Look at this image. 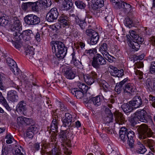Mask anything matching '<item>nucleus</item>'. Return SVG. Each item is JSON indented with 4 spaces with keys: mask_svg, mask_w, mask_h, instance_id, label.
<instances>
[{
    "mask_svg": "<svg viewBox=\"0 0 155 155\" xmlns=\"http://www.w3.org/2000/svg\"><path fill=\"white\" fill-rule=\"evenodd\" d=\"M52 51L55 53L58 58H63L67 53V48L62 42L56 41L52 46Z\"/></svg>",
    "mask_w": 155,
    "mask_h": 155,
    "instance_id": "nucleus-1",
    "label": "nucleus"
},
{
    "mask_svg": "<svg viewBox=\"0 0 155 155\" xmlns=\"http://www.w3.org/2000/svg\"><path fill=\"white\" fill-rule=\"evenodd\" d=\"M55 121H52L50 126V130L54 132H56L58 128V123L55 122Z\"/></svg>",
    "mask_w": 155,
    "mask_h": 155,
    "instance_id": "nucleus-41",
    "label": "nucleus"
},
{
    "mask_svg": "<svg viewBox=\"0 0 155 155\" xmlns=\"http://www.w3.org/2000/svg\"><path fill=\"white\" fill-rule=\"evenodd\" d=\"M60 23L61 25V27H62L63 28L66 26L68 27L70 25L69 21L62 22H60Z\"/></svg>",
    "mask_w": 155,
    "mask_h": 155,
    "instance_id": "nucleus-63",
    "label": "nucleus"
},
{
    "mask_svg": "<svg viewBox=\"0 0 155 155\" xmlns=\"http://www.w3.org/2000/svg\"><path fill=\"white\" fill-rule=\"evenodd\" d=\"M124 92L131 93L134 91L135 88L133 84L131 83L126 84L123 87Z\"/></svg>",
    "mask_w": 155,
    "mask_h": 155,
    "instance_id": "nucleus-22",
    "label": "nucleus"
},
{
    "mask_svg": "<svg viewBox=\"0 0 155 155\" xmlns=\"http://www.w3.org/2000/svg\"><path fill=\"white\" fill-rule=\"evenodd\" d=\"M62 72L65 77L68 79H73L75 76V72L68 66H64Z\"/></svg>",
    "mask_w": 155,
    "mask_h": 155,
    "instance_id": "nucleus-7",
    "label": "nucleus"
},
{
    "mask_svg": "<svg viewBox=\"0 0 155 155\" xmlns=\"http://www.w3.org/2000/svg\"><path fill=\"white\" fill-rule=\"evenodd\" d=\"M153 79L151 80L150 79H147L145 82L146 85L148 88H151L153 89L154 86L153 85Z\"/></svg>",
    "mask_w": 155,
    "mask_h": 155,
    "instance_id": "nucleus-39",
    "label": "nucleus"
},
{
    "mask_svg": "<svg viewBox=\"0 0 155 155\" xmlns=\"http://www.w3.org/2000/svg\"><path fill=\"white\" fill-rule=\"evenodd\" d=\"M71 92L78 99H81L84 96V94L82 91L77 90L75 88L72 89Z\"/></svg>",
    "mask_w": 155,
    "mask_h": 155,
    "instance_id": "nucleus-26",
    "label": "nucleus"
},
{
    "mask_svg": "<svg viewBox=\"0 0 155 155\" xmlns=\"http://www.w3.org/2000/svg\"><path fill=\"white\" fill-rule=\"evenodd\" d=\"M122 107L124 112L126 113H130L133 110L132 107L127 104H124Z\"/></svg>",
    "mask_w": 155,
    "mask_h": 155,
    "instance_id": "nucleus-31",
    "label": "nucleus"
},
{
    "mask_svg": "<svg viewBox=\"0 0 155 155\" xmlns=\"http://www.w3.org/2000/svg\"><path fill=\"white\" fill-rule=\"evenodd\" d=\"M75 4L78 8L79 9H83L86 6L85 4L82 2L77 1L75 2Z\"/></svg>",
    "mask_w": 155,
    "mask_h": 155,
    "instance_id": "nucleus-43",
    "label": "nucleus"
},
{
    "mask_svg": "<svg viewBox=\"0 0 155 155\" xmlns=\"http://www.w3.org/2000/svg\"><path fill=\"white\" fill-rule=\"evenodd\" d=\"M30 9L32 10L42 9L38 1L34 2H30Z\"/></svg>",
    "mask_w": 155,
    "mask_h": 155,
    "instance_id": "nucleus-29",
    "label": "nucleus"
},
{
    "mask_svg": "<svg viewBox=\"0 0 155 155\" xmlns=\"http://www.w3.org/2000/svg\"><path fill=\"white\" fill-rule=\"evenodd\" d=\"M130 104L135 107L136 108L139 107L142 104V101L141 97L139 96H135L132 100L130 101Z\"/></svg>",
    "mask_w": 155,
    "mask_h": 155,
    "instance_id": "nucleus-14",
    "label": "nucleus"
},
{
    "mask_svg": "<svg viewBox=\"0 0 155 155\" xmlns=\"http://www.w3.org/2000/svg\"><path fill=\"white\" fill-rule=\"evenodd\" d=\"M72 55V62L74 65H77V64L78 63V61L75 58L74 53H73Z\"/></svg>",
    "mask_w": 155,
    "mask_h": 155,
    "instance_id": "nucleus-62",
    "label": "nucleus"
},
{
    "mask_svg": "<svg viewBox=\"0 0 155 155\" xmlns=\"http://www.w3.org/2000/svg\"><path fill=\"white\" fill-rule=\"evenodd\" d=\"M120 4V5H119L117 8V9H125L126 10L129 9H133L132 7L129 4L124 2H122V3Z\"/></svg>",
    "mask_w": 155,
    "mask_h": 155,
    "instance_id": "nucleus-33",
    "label": "nucleus"
},
{
    "mask_svg": "<svg viewBox=\"0 0 155 155\" xmlns=\"http://www.w3.org/2000/svg\"><path fill=\"white\" fill-rule=\"evenodd\" d=\"M114 71V76L118 77H121L124 74L123 70H118L116 68Z\"/></svg>",
    "mask_w": 155,
    "mask_h": 155,
    "instance_id": "nucleus-42",
    "label": "nucleus"
},
{
    "mask_svg": "<svg viewBox=\"0 0 155 155\" xmlns=\"http://www.w3.org/2000/svg\"><path fill=\"white\" fill-rule=\"evenodd\" d=\"M10 69L15 75H17L18 74L20 71L17 66V64H16V66L13 67Z\"/></svg>",
    "mask_w": 155,
    "mask_h": 155,
    "instance_id": "nucleus-50",
    "label": "nucleus"
},
{
    "mask_svg": "<svg viewBox=\"0 0 155 155\" xmlns=\"http://www.w3.org/2000/svg\"><path fill=\"white\" fill-rule=\"evenodd\" d=\"M100 85L101 89H103L105 91H107V89L109 87L108 84L105 81H103L100 82Z\"/></svg>",
    "mask_w": 155,
    "mask_h": 155,
    "instance_id": "nucleus-40",
    "label": "nucleus"
},
{
    "mask_svg": "<svg viewBox=\"0 0 155 155\" xmlns=\"http://www.w3.org/2000/svg\"><path fill=\"white\" fill-rule=\"evenodd\" d=\"M28 130L31 131L33 133L36 131L37 130V127L35 125H31L27 129Z\"/></svg>",
    "mask_w": 155,
    "mask_h": 155,
    "instance_id": "nucleus-54",
    "label": "nucleus"
},
{
    "mask_svg": "<svg viewBox=\"0 0 155 155\" xmlns=\"http://www.w3.org/2000/svg\"><path fill=\"white\" fill-rule=\"evenodd\" d=\"M97 78V75L96 73L92 71L89 74L85 75L84 76V81L88 84L91 85L94 82L95 79Z\"/></svg>",
    "mask_w": 155,
    "mask_h": 155,
    "instance_id": "nucleus-8",
    "label": "nucleus"
},
{
    "mask_svg": "<svg viewBox=\"0 0 155 155\" xmlns=\"http://www.w3.org/2000/svg\"><path fill=\"white\" fill-rule=\"evenodd\" d=\"M45 106L47 108H51V104H50L51 102L50 100H49L48 98H47L44 101Z\"/></svg>",
    "mask_w": 155,
    "mask_h": 155,
    "instance_id": "nucleus-52",
    "label": "nucleus"
},
{
    "mask_svg": "<svg viewBox=\"0 0 155 155\" xmlns=\"http://www.w3.org/2000/svg\"><path fill=\"white\" fill-rule=\"evenodd\" d=\"M137 130L139 137L141 139H145L147 137H150L153 134L152 130L145 124H142L138 126Z\"/></svg>",
    "mask_w": 155,
    "mask_h": 155,
    "instance_id": "nucleus-2",
    "label": "nucleus"
},
{
    "mask_svg": "<svg viewBox=\"0 0 155 155\" xmlns=\"http://www.w3.org/2000/svg\"><path fill=\"white\" fill-rule=\"evenodd\" d=\"M133 40L137 42L138 44H141L142 43L144 39L141 37L139 36L138 35L136 36L135 38L134 39H133Z\"/></svg>",
    "mask_w": 155,
    "mask_h": 155,
    "instance_id": "nucleus-46",
    "label": "nucleus"
},
{
    "mask_svg": "<svg viewBox=\"0 0 155 155\" xmlns=\"http://www.w3.org/2000/svg\"><path fill=\"white\" fill-rule=\"evenodd\" d=\"M77 85L82 91L86 92L88 89V87L85 84L80 82H78Z\"/></svg>",
    "mask_w": 155,
    "mask_h": 155,
    "instance_id": "nucleus-34",
    "label": "nucleus"
},
{
    "mask_svg": "<svg viewBox=\"0 0 155 155\" xmlns=\"http://www.w3.org/2000/svg\"><path fill=\"white\" fill-rule=\"evenodd\" d=\"M2 103L8 110L10 111L11 110V108L8 104L6 100Z\"/></svg>",
    "mask_w": 155,
    "mask_h": 155,
    "instance_id": "nucleus-61",
    "label": "nucleus"
},
{
    "mask_svg": "<svg viewBox=\"0 0 155 155\" xmlns=\"http://www.w3.org/2000/svg\"><path fill=\"white\" fill-rule=\"evenodd\" d=\"M135 67H137L138 68H143V64L142 62H137L135 64Z\"/></svg>",
    "mask_w": 155,
    "mask_h": 155,
    "instance_id": "nucleus-59",
    "label": "nucleus"
},
{
    "mask_svg": "<svg viewBox=\"0 0 155 155\" xmlns=\"http://www.w3.org/2000/svg\"><path fill=\"white\" fill-rule=\"evenodd\" d=\"M135 116L141 122L144 123L147 122L146 119V115L147 114L146 111L142 110H141L137 111L134 113Z\"/></svg>",
    "mask_w": 155,
    "mask_h": 155,
    "instance_id": "nucleus-10",
    "label": "nucleus"
},
{
    "mask_svg": "<svg viewBox=\"0 0 155 155\" xmlns=\"http://www.w3.org/2000/svg\"><path fill=\"white\" fill-rule=\"evenodd\" d=\"M7 99L12 102H17L18 99V97L16 91L14 90L9 91L8 94Z\"/></svg>",
    "mask_w": 155,
    "mask_h": 155,
    "instance_id": "nucleus-11",
    "label": "nucleus"
},
{
    "mask_svg": "<svg viewBox=\"0 0 155 155\" xmlns=\"http://www.w3.org/2000/svg\"><path fill=\"white\" fill-rule=\"evenodd\" d=\"M85 33L87 36L91 37L90 42L91 44H96L99 40V36L98 33L91 29L86 30Z\"/></svg>",
    "mask_w": 155,
    "mask_h": 155,
    "instance_id": "nucleus-5",
    "label": "nucleus"
},
{
    "mask_svg": "<svg viewBox=\"0 0 155 155\" xmlns=\"http://www.w3.org/2000/svg\"><path fill=\"white\" fill-rule=\"evenodd\" d=\"M16 110L18 112L21 114H24V112L27 110L26 104L25 101H20L18 104Z\"/></svg>",
    "mask_w": 155,
    "mask_h": 155,
    "instance_id": "nucleus-15",
    "label": "nucleus"
},
{
    "mask_svg": "<svg viewBox=\"0 0 155 155\" xmlns=\"http://www.w3.org/2000/svg\"><path fill=\"white\" fill-rule=\"evenodd\" d=\"M120 137L124 142L127 141L128 137L127 134V129L125 127H122L120 131Z\"/></svg>",
    "mask_w": 155,
    "mask_h": 155,
    "instance_id": "nucleus-21",
    "label": "nucleus"
},
{
    "mask_svg": "<svg viewBox=\"0 0 155 155\" xmlns=\"http://www.w3.org/2000/svg\"><path fill=\"white\" fill-rule=\"evenodd\" d=\"M17 123L19 126H22L25 124L24 117H18L17 120Z\"/></svg>",
    "mask_w": 155,
    "mask_h": 155,
    "instance_id": "nucleus-45",
    "label": "nucleus"
},
{
    "mask_svg": "<svg viewBox=\"0 0 155 155\" xmlns=\"http://www.w3.org/2000/svg\"><path fill=\"white\" fill-rule=\"evenodd\" d=\"M60 22L64 21H69V19L66 16H61L58 19Z\"/></svg>",
    "mask_w": 155,
    "mask_h": 155,
    "instance_id": "nucleus-55",
    "label": "nucleus"
},
{
    "mask_svg": "<svg viewBox=\"0 0 155 155\" xmlns=\"http://www.w3.org/2000/svg\"><path fill=\"white\" fill-rule=\"evenodd\" d=\"M22 151H23V148L21 146L16 145L13 153L14 155H21L23 154Z\"/></svg>",
    "mask_w": 155,
    "mask_h": 155,
    "instance_id": "nucleus-28",
    "label": "nucleus"
},
{
    "mask_svg": "<svg viewBox=\"0 0 155 155\" xmlns=\"http://www.w3.org/2000/svg\"><path fill=\"white\" fill-rule=\"evenodd\" d=\"M6 62L8 65L10 67V68L14 66H16V63L12 59L8 58L6 59Z\"/></svg>",
    "mask_w": 155,
    "mask_h": 155,
    "instance_id": "nucleus-38",
    "label": "nucleus"
},
{
    "mask_svg": "<svg viewBox=\"0 0 155 155\" xmlns=\"http://www.w3.org/2000/svg\"><path fill=\"white\" fill-rule=\"evenodd\" d=\"M115 120L119 124H122L125 121L123 114L120 112L116 113L115 114Z\"/></svg>",
    "mask_w": 155,
    "mask_h": 155,
    "instance_id": "nucleus-17",
    "label": "nucleus"
},
{
    "mask_svg": "<svg viewBox=\"0 0 155 155\" xmlns=\"http://www.w3.org/2000/svg\"><path fill=\"white\" fill-rule=\"evenodd\" d=\"M51 155H61L60 149L57 146L54 145L51 151Z\"/></svg>",
    "mask_w": 155,
    "mask_h": 155,
    "instance_id": "nucleus-30",
    "label": "nucleus"
},
{
    "mask_svg": "<svg viewBox=\"0 0 155 155\" xmlns=\"http://www.w3.org/2000/svg\"><path fill=\"white\" fill-rule=\"evenodd\" d=\"M34 48L30 46H28L27 47H25V55L27 57L30 59H31L33 58L34 54Z\"/></svg>",
    "mask_w": 155,
    "mask_h": 155,
    "instance_id": "nucleus-18",
    "label": "nucleus"
},
{
    "mask_svg": "<svg viewBox=\"0 0 155 155\" xmlns=\"http://www.w3.org/2000/svg\"><path fill=\"white\" fill-rule=\"evenodd\" d=\"M58 84L59 86L61 87H65L67 85L66 82L62 78L59 80Z\"/></svg>",
    "mask_w": 155,
    "mask_h": 155,
    "instance_id": "nucleus-44",
    "label": "nucleus"
},
{
    "mask_svg": "<svg viewBox=\"0 0 155 155\" xmlns=\"http://www.w3.org/2000/svg\"><path fill=\"white\" fill-rule=\"evenodd\" d=\"M114 6L117 8L120 3L122 2L121 0H110Z\"/></svg>",
    "mask_w": 155,
    "mask_h": 155,
    "instance_id": "nucleus-49",
    "label": "nucleus"
},
{
    "mask_svg": "<svg viewBox=\"0 0 155 155\" xmlns=\"http://www.w3.org/2000/svg\"><path fill=\"white\" fill-rule=\"evenodd\" d=\"M127 38L128 43L129 46L134 51H137L140 48V45L133 40L131 41L130 39L128 37L127 35Z\"/></svg>",
    "mask_w": 155,
    "mask_h": 155,
    "instance_id": "nucleus-19",
    "label": "nucleus"
},
{
    "mask_svg": "<svg viewBox=\"0 0 155 155\" xmlns=\"http://www.w3.org/2000/svg\"><path fill=\"white\" fill-rule=\"evenodd\" d=\"M25 124L29 125L33 123V120L31 119L24 117Z\"/></svg>",
    "mask_w": 155,
    "mask_h": 155,
    "instance_id": "nucleus-58",
    "label": "nucleus"
},
{
    "mask_svg": "<svg viewBox=\"0 0 155 155\" xmlns=\"http://www.w3.org/2000/svg\"><path fill=\"white\" fill-rule=\"evenodd\" d=\"M59 136L60 139L63 142L68 139L65 134L64 133H61Z\"/></svg>",
    "mask_w": 155,
    "mask_h": 155,
    "instance_id": "nucleus-56",
    "label": "nucleus"
},
{
    "mask_svg": "<svg viewBox=\"0 0 155 155\" xmlns=\"http://www.w3.org/2000/svg\"><path fill=\"white\" fill-rule=\"evenodd\" d=\"M34 134L31 131L27 130L26 133V137L29 138L31 139L33 138Z\"/></svg>",
    "mask_w": 155,
    "mask_h": 155,
    "instance_id": "nucleus-53",
    "label": "nucleus"
},
{
    "mask_svg": "<svg viewBox=\"0 0 155 155\" xmlns=\"http://www.w3.org/2000/svg\"><path fill=\"white\" fill-rule=\"evenodd\" d=\"M50 144L47 142L46 141H43L42 142L41 146L42 147L41 151V155H48V153L47 152L45 149L47 148L49 146Z\"/></svg>",
    "mask_w": 155,
    "mask_h": 155,
    "instance_id": "nucleus-23",
    "label": "nucleus"
},
{
    "mask_svg": "<svg viewBox=\"0 0 155 155\" xmlns=\"http://www.w3.org/2000/svg\"><path fill=\"white\" fill-rule=\"evenodd\" d=\"M58 15V12L57 10H50L47 14L46 18L48 21L52 22L56 19Z\"/></svg>",
    "mask_w": 155,
    "mask_h": 155,
    "instance_id": "nucleus-13",
    "label": "nucleus"
},
{
    "mask_svg": "<svg viewBox=\"0 0 155 155\" xmlns=\"http://www.w3.org/2000/svg\"><path fill=\"white\" fill-rule=\"evenodd\" d=\"M99 51L104 56L107 55V45L106 43H101L100 45Z\"/></svg>",
    "mask_w": 155,
    "mask_h": 155,
    "instance_id": "nucleus-24",
    "label": "nucleus"
},
{
    "mask_svg": "<svg viewBox=\"0 0 155 155\" xmlns=\"http://www.w3.org/2000/svg\"><path fill=\"white\" fill-rule=\"evenodd\" d=\"M32 33V31L30 30H27L23 31V34L26 36H30Z\"/></svg>",
    "mask_w": 155,
    "mask_h": 155,
    "instance_id": "nucleus-64",
    "label": "nucleus"
},
{
    "mask_svg": "<svg viewBox=\"0 0 155 155\" xmlns=\"http://www.w3.org/2000/svg\"><path fill=\"white\" fill-rule=\"evenodd\" d=\"M21 7L23 10L30 9V2L23 3L21 5Z\"/></svg>",
    "mask_w": 155,
    "mask_h": 155,
    "instance_id": "nucleus-51",
    "label": "nucleus"
},
{
    "mask_svg": "<svg viewBox=\"0 0 155 155\" xmlns=\"http://www.w3.org/2000/svg\"><path fill=\"white\" fill-rule=\"evenodd\" d=\"M92 1L94 2V3L92 7L93 10L99 9L104 5L103 0H92Z\"/></svg>",
    "mask_w": 155,
    "mask_h": 155,
    "instance_id": "nucleus-25",
    "label": "nucleus"
},
{
    "mask_svg": "<svg viewBox=\"0 0 155 155\" xmlns=\"http://www.w3.org/2000/svg\"><path fill=\"white\" fill-rule=\"evenodd\" d=\"M14 23L12 24L11 26V30L14 32L13 35L17 40L18 41L21 39V38L22 37L21 32V26L19 20H16L14 21Z\"/></svg>",
    "mask_w": 155,
    "mask_h": 155,
    "instance_id": "nucleus-3",
    "label": "nucleus"
},
{
    "mask_svg": "<svg viewBox=\"0 0 155 155\" xmlns=\"http://www.w3.org/2000/svg\"><path fill=\"white\" fill-rule=\"evenodd\" d=\"M38 1L42 9L48 8L50 7L51 5V0H38Z\"/></svg>",
    "mask_w": 155,
    "mask_h": 155,
    "instance_id": "nucleus-20",
    "label": "nucleus"
},
{
    "mask_svg": "<svg viewBox=\"0 0 155 155\" xmlns=\"http://www.w3.org/2000/svg\"><path fill=\"white\" fill-rule=\"evenodd\" d=\"M129 33L130 36L129 35H127L128 36H128L130 37V39L131 38L133 40V39H134L135 38L136 36L138 35L135 31L133 30H130L129 31Z\"/></svg>",
    "mask_w": 155,
    "mask_h": 155,
    "instance_id": "nucleus-47",
    "label": "nucleus"
},
{
    "mask_svg": "<svg viewBox=\"0 0 155 155\" xmlns=\"http://www.w3.org/2000/svg\"><path fill=\"white\" fill-rule=\"evenodd\" d=\"M113 119V116L111 115H110V116H105L104 118V120L105 123V130L107 133L110 134H112V133L113 132V131L110 127V126H108L107 124L112 122Z\"/></svg>",
    "mask_w": 155,
    "mask_h": 155,
    "instance_id": "nucleus-9",
    "label": "nucleus"
},
{
    "mask_svg": "<svg viewBox=\"0 0 155 155\" xmlns=\"http://www.w3.org/2000/svg\"><path fill=\"white\" fill-rule=\"evenodd\" d=\"M72 116L69 113H66L65 118L63 121V124L65 127H69L71 125L72 122Z\"/></svg>",
    "mask_w": 155,
    "mask_h": 155,
    "instance_id": "nucleus-16",
    "label": "nucleus"
},
{
    "mask_svg": "<svg viewBox=\"0 0 155 155\" xmlns=\"http://www.w3.org/2000/svg\"><path fill=\"white\" fill-rule=\"evenodd\" d=\"M127 142L130 147L133 148L134 145V133L132 131H128L127 129Z\"/></svg>",
    "mask_w": 155,
    "mask_h": 155,
    "instance_id": "nucleus-12",
    "label": "nucleus"
},
{
    "mask_svg": "<svg viewBox=\"0 0 155 155\" xmlns=\"http://www.w3.org/2000/svg\"><path fill=\"white\" fill-rule=\"evenodd\" d=\"M9 21L7 17L4 16L0 17V25L5 26L7 25Z\"/></svg>",
    "mask_w": 155,
    "mask_h": 155,
    "instance_id": "nucleus-37",
    "label": "nucleus"
},
{
    "mask_svg": "<svg viewBox=\"0 0 155 155\" xmlns=\"http://www.w3.org/2000/svg\"><path fill=\"white\" fill-rule=\"evenodd\" d=\"M25 23L29 25H36L40 22V19L37 16L33 14L26 15L25 18Z\"/></svg>",
    "mask_w": 155,
    "mask_h": 155,
    "instance_id": "nucleus-6",
    "label": "nucleus"
},
{
    "mask_svg": "<svg viewBox=\"0 0 155 155\" xmlns=\"http://www.w3.org/2000/svg\"><path fill=\"white\" fill-rule=\"evenodd\" d=\"M123 87L120 85L118 84V83H117L115 88V90L117 94H119L121 92L123 89Z\"/></svg>",
    "mask_w": 155,
    "mask_h": 155,
    "instance_id": "nucleus-48",
    "label": "nucleus"
},
{
    "mask_svg": "<svg viewBox=\"0 0 155 155\" xmlns=\"http://www.w3.org/2000/svg\"><path fill=\"white\" fill-rule=\"evenodd\" d=\"M106 63V60L99 54H97L92 58L91 65L96 69L100 68V65H103Z\"/></svg>",
    "mask_w": 155,
    "mask_h": 155,
    "instance_id": "nucleus-4",
    "label": "nucleus"
},
{
    "mask_svg": "<svg viewBox=\"0 0 155 155\" xmlns=\"http://www.w3.org/2000/svg\"><path fill=\"white\" fill-rule=\"evenodd\" d=\"M146 151V149L140 142H138L137 145L136 151L137 153L143 154Z\"/></svg>",
    "mask_w": 155,
    "mask_h": 155,
    "instance_id": "nucleus-27",
    "label": "nucleus"
},
{
    "mask_svg": "<svg viewBox=\"0 0 155 155\" xmlns=\"http://www.w3.org/2000/svg\"><path fill=\"white\" fill-rule=\"evenodd\" d=\"M150 71L152 73L155 72V61L152 62L150 68Z\"/></svg>",
    "mask_w": 155,
    "mask_h": 155,
    "instance_id": "nucleus-60",
    "label": "nucleus"
},
{
    "mask_svg": "<svg viewBox=\"0 0 155 155\" xmlns=\"http://www.w3.org/2000/svg\"><path fill=\"white\" fill-rule=\"evenodd\" d=\"M92 101L94 104L97 106H98L101 104V100L100 97L99 96L93 97L92 98Z\"/></svg>",
    "mask_w": 155,
    "mask_h": 155,
    "instance_id": "nucleus-35",
    "label": "nucleus"
},
{
    "mask_svg": "<svg viewBox=\"0 0 155 155\" xmlns=\"http://www.w3.org/2000/svg\"><path fill=\"white\" fill-rule=\"evenodd\" d=\"M105 57H104L109 62H112L114 61V58L110 55L108 53L107 55H105Z\"/></svg>",
    "mask_w": 155,
    "mask_h": 155,
    "instance_id": "nucleus-57",
    "label": "nucleus"
},
{
    "mask_svg": "<svg viewBox=\"0 0 155 155\" xmlns=\"http://www.w3.org/2000/svg\"><path fill=\"white\" fill-rule=\"evenodd\" d=\"M135 72L137 76V78H138L139 80H141L140 81L141 82H143L144 79L143 77V72L140 71V70H137Z\"/></svg>",
    "mask_w": 155,
    "mask_h": 155,
    "instance_id": "nucleus-36",
    "label": "nucleus"
},
{
    "mask_svg": "<svg viewBox=\"0 0 155 155\" xmlns=\"http://www.w3.org/2000/svg\"><path fill=\"white\" fill-rule=\"evenodd\" d=\"M73 3L68 0H64L63 4V7L65 10H69L72 8Z\"/></svg>",
    "mask_w": 155,
    "mask_h": 155,
    "instance_id": "nucleus-32",
    "label": "nucleus"
}]
</instances>
